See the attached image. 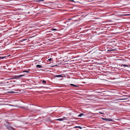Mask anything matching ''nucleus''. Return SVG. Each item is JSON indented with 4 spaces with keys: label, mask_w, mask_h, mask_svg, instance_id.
<instances>
[{
    "label": "nucleus",
    "mask_w": 130,
    "mask_h": 130,
    "mask_svg": "<svg viewBox=\"0 0 130 130\" xmlns=\"http://www.w3.org/2000/svg\"><path fill=\"white\" fill-rule=\"evenodd\" d=\"M24 75H20L18 76H15V77H14V78L15 79H17V78H21L22 77V76H23Z\"/></svg>",
    "instance_id": "nucleus-1"
},
{
    "label": "nucleus",
    "mask_w": 130,
    "mask_h": 130,
    "mask_svg": "<svg viewBox=\"0 0 130 130\" xmlns=\"http://www.w3.org/2000/svg\"><path fill=\"white\" fill-rule=\"evenodd\" d=\"M103 119L104 120H105L106 121H112V119H109V118H103Z\"/></svg>",
    "instance_id": "nucleus-2"
},
{
    "label": "nucleus",
    "mask_w": 130,
    "mask_h": 130,
    "mask_svg": "<svg viewBox=\"0 0 130 130\" xmlns=\"http://www.w3.org/2000/svg\"><path fill=\"white\" fill-rule=\"evenodd\" d=\"M55 77H62L63 76H62L61 75H56L54 76Z\"/></svg>",
    "instance_id": "nucleus-3"
},
{
    "label": "nucleus",
    "mask_w": 130,
    "mask_h": 130,
    "mask_svg": "<svg viewBox=\"0 0 130 130\" xmlns=\"http://www.w3.org/2000/svg\"><path fill=\"white\" fill-rule=\"evenodd\" d=\"M36 67L39 68H42V66L41 65L38 64L36 65Z\"/></svg>",
    "instance_id": "nucleus-4"
},
{
    "label": "nucleus",
    "mask_w": 130,
    "mask_h": 130,
    "mask_svg": "<svg viewBox=\"0 0 130 130\" xmlns=\"http://www.w3.org/2000/svg\"><path fill=\"white\" fill-rule=\"evenodd\" d=\"M123 66L124 67H128L129 66L128 65H127L126 64H122L121 65V66Z\"/></svg>",
    "instance_id": "nucleus-5"
},
{
    "label": "nucleus",
    "mask_w": 130,
    "mask_h": 130,
    "mask_svg": "<svg viewBox=\"0 0 130 130\" xmlns=\"http://www.w3.org/2000/svg\"><path fill=\"white\" fill-rule=\"evenodd\" d=\"M36 2H43L44 0H36Z\"/></svg>",
    "instance_id": "nucleus-6"
},
{
    "label": "nucleus",
    "mask_w": 130,
    "mask_h": 130,
    "mask_svg": "<svg viewBox=\"0 0 130 130\" xmlns=\"http://www.w3.org/2000/svg\"><path fill=\"white\" fill-rule=\"evenodd\" d=\"M41 81L44 84H45V83L46 82V81L44 80H41Z\"/></svg>",
    "instance_id": "nucleus-7"
},
{
    "label": "nucleus",
    "mask_w": 130,
    "mask_h": 130,
    "mask_svg": "<svg viewBox=\"0 0 130 130\" xmlns=\"http://www.w3.org/2000/svg\"><path fill=\"white\" fill-rule=\"evenodd\" d=\"M70 85L72 86H74V87H78V85H74V84H71Z\"/></svg>",
    "instance_id": "nucleus-8"
},
{
    "label": "nucleus",
    "mask_w": 130,
    "mask_h": 130,
    "mask_svg": "<svg viewBox=\"0 0 130 130\" xmlns=\"http://www.w3.org/2000/svg\"><path fill=\"white\" fill-rule=\"evenodd\" d=\"M84 115V114L82 113H81L78 116L79 117H81L82 116H83Z\"/></svg>",
    "instance_id": "nucleus-9"
},
{
    "label": "nucleus",
    "mask_w": 130,
    "mask_h": 130,
    "mask_svg": "<svg viewBox=\"0 0 130 130\" xmlns=\"http://www.w3.org/2000/svg\"><path fill=\"white\" fill-rule=\"evenodd\" d=\"M62 119H63V120H67V118L65 117H63L62 118Z\"/></svg>",
    "instance_id": "nucleus-10"
},
{
    "label": "nucleus",
    "mask_w": 130,
    "mask_h": 130,
    "mask_svg": "<svg viewBox=\"0 0 130 130\" xmlns=\"http://www.w3.org/2000/svg\"><path fill=\"white\" fill-rule=\"evenodd\" d=\"M57 120L59 121H63V119H62V118L58 119H57Z\"/></svg>",
    "instance_id": "nucleus-11"
},
{
    "label": "nucleus",
    "mask_w": 130,
    "mask_h": 130,
    "mask_svg": "<svg viewBox=\"0 0 130 130\" xmlns=\"http://www.w3.org/2000/svg\"><path fill=\"white\" fill-rule=\"evenodd\" d=\"M52 30V31H55V30H57L56 29H55L53 28H52L51 29Z\"/></svg>",
    "instance_id": "nucleus-12"
},
{
    "label": "nucleus",
    "mask_w": 130,
    "mask_h": 130,
    "mask_svg": "<svg viewBox=\"0 0 130 130\" xmlns=\"http://www.w3.org/2000/svg\"><path fill=\"white\" fill-rule=\"evenodd\" d=\"M20 108H23V109H26V108H25L24 107H20Z\"/></svg>",
    "instance_id": "nucleus-13"
},
{
    "label": "nucleus",
    "mask_w": 130,
    "mask_h": 130,
    "mask_svg": "<svg viewBox=\"0 0 130 130\" xmlns=\"http://www.w3.org/2000/svg\"><path fill=\"white\" fill-rule=\"evenodd\" d=\"M48 60L49 61H51L52 60V59L51 58H50V59H48Z\"/></svg>",
    "instance_id": "nucleus-14"
},
{
    "label": "nucleus",
    "mask_w": 130,
    "mask_h": 130,
    "mask_svg": "<svg viewBox=\"0 0 130 130\" xmlns=\"http://www.w3.org/2000/svg\"><path fill=\"white\" fill-rule=\"evenodd\" d=\"M115 50H108V51H114Z\"/></svg>",
    "instance_id": "nucleus-15"
},
{
    "label": "nucleus",
    "mask_w": 130,
    "mask_h": 130,
    "mask_svg": "<svg viewBox=\"0 0 130 130\" xmlns=\"http://www.w3.org/2000/svg\"><path fill=\"white\" fill-rule=\"evenodd\" d=\"M78 128H79L80 129H82V127L80 126H78Z\"/></svg>",
    "instance_id": "nucleus-16"
},
{
    "label": "nucleus",
    "mask_w": 130,
    "mask_h": 130,
    "mask_svg": "<svg viewBox=\"0 0 130 130\" xmlns=\"http://www.w3.org/2000/svg\"><path fill=\"white\" fill-rule=\"evenodd\" d=\"M24 72H28V73H29V72L28 71H24Z\"/></svg>",
    "instance_id": "nucleus-17"
},
{
    "label": "nucleus",
    "mask_w": 130,
    "mask_h": 130,
    "mask_svg": "<svg viewBox=\"0 0 130 130\" xmlns=\"http://www.w3.org/2000/svg\"><path fill=\"white\" fill-rule=\"evenodd\" d=\"M74 128H78V126H76L74 127Z\"/></svg>",
    "instance_id": "nucleus-18"
},
{
    "label": "nucleus",
    "mask_w": 130,
    "mask_h": 130,
    "mask_svg": "<svg viewBox=\"0 0 130 130\" xmlns=\"http://www.w3.org/2000/svg\"><path fill=\"white\" fill-rule=\"evenodd\" d=\"M99 113H100V114H104V113H103V112H99Z\"/></svg>",
    "instance_id": "nucleus-19"
},
{
    "label": "nucleus",
    "mask_w": 130,
    "mask_h": 130,
    "mask_svg": "<svg viewBox=\"0 0 130 130\" xmlns=\"http://www.w3.org/2000/svg\"><path fill=\"white\" fill-rule=\"evenodd\" d=\"M73 18H70L69 19V20H72V19Z\"/></svg>",
    "instance_id": "nucleus-20"
},
{
    "label": "nucleus",
    "mask_w": 130,
    "mask_h": 130,
    "mask_svg": "<svg viewBox=\"0 0 130 130\" xmlns=\"http://www.w3.org/2000/svg\"><path fill=\"white\" fill-rule=\"evenodd\" d=\"M11 92V93H14V92H13V91H12V92Z\"/></svg>",
    "instance_id": "nucleus-21"
},
{
    "label": "nucleus",
    "mask_w": 130,
    "mask_h": 130,
    "mask_svg": "<svg viewBox=\"0 0 130 130\" xmlns=\"http://www.w3.org/2000/svg\"><path fill=\"white\" fill-rule=\"evenodd\" d=\"M11 106H13V105H11Z\"/></svg>",
    "instance_id": "nucleus-22"
}]
</instances>
